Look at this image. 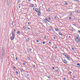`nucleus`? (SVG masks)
Masks as SVG:
<instances>
[{"instance_id":"1","label":"nucleus","mask_w":80,"mask_h":80,"mask_svg":"<svg viewBox=\"0 0 80 80\" xmlns=\"http://www.w3.org/2000/svg\"><path fill=\"white\" fill-rule=\"evenodd\" d=\"M77 38H76L75 40L77 42H79V36H76Z\"/></svg>"},{"instance_id":"2","label":"nucleus","mask_w":80,"mask_h":80,"mask_svg":"<svg viewBox=\"0 0 80 80\" xmlns=\"http://www.w3.org/2000/svg\"><path fill=\"white\" fill-rule=\"evenodd\" d=\"M2 53H5V50H4V48H3V47L2 48Z\"/></svg>"},{"instance_id":"3","label":"nucleus","mask_w":80,"mask_h":80,"mask_svg":"<svg viewBox=\"0 0 80 80\" xmlns=\"http://www.w3.org/2000/svg\"><path fill=\"white\" fill-rule=\"evenodd\" d=\"M5 55V53H2L1 55V59H2L3 58V57Z\"/></svg>"},{"instance_id":"4","label":"nucleus","mask_w":80,"mask_h":80,"mask_svg":"<svg viewBox=\"0 0 80 80\" xmlns=\"http://www.w3.org/2000/svg\"><path fill=\"white\" fill-rule=\"evenodd\" d=\"M63 61L64 63H66V64L67 63V61H66L65 59H64V60H63Z\"/></svg>"},{"instance_id":"5","label":"nucleus","mask_w":80,"mask_h":80,"mask_svg":"<svg viewBox=\"0 0 80 80\" xmlns=\"http://www.w3.org/2000/svg\"><path fill=\"white\" fill-rule=\"evenodd\" d=\"M41 12H39L38 13V16H40V14H41Z\"/></svg>"},{"instance_id":"6","label":"nucleus","mask_w":80,"mask_h":80,"mask_svg":"<svg viewBox=\"0 0 80 80\" xmlns=\"http://www.w3.org/2000/svg\"><path fill=\"white\" fill-rule=\"evenodd\" d=\"M10 38L12 40H13V39H14V38H15V37H12Z\"/></svg>"},{"instance_id":"7","label":"nucleus","mask_w":80,"mask_h":80,"mask_svg":"<svg viewBox=\"0 0 80 80\" xmlns=\"http://www.w3.org/2000/svg\"><path fill=\"white\" fill-rule=\"evenodd\" d=\"M17 34H19V35H20V34H21V32H20L18 31L17 32Z\"/></svg>"},{"instance_id":"8","label":"nucleus","mask_w":80,"mask_h":80,"mask_svg":"<svg viewBox=\"0 0 80 80\" xmlns=\"http://www.w3.org/2000/svg\"><path fill=\"white\" fill-rule=\"evenodd\" d=\"M27 3V1H23L22 3Z\"/></svg>"},{"instance_id":"9","label":"nucleus","mask_w":80,"mask_h":80,"mask_svg":"<svg viewBox=\"0 0 80 80\" xmlns=\"http://www.w3.org/2000/svg\"><path fill=\"white\" fill-rule=\"evenodd\" d=\"M7 4L8 6H9V5H10V2L8 1Z\"/></svg>"},{"instance_id":"10","label":"nucleus","mask_w":80,"mask_h":80,"mask_svg":"<svg viewBox=\"0 0 80 80\" xmlns=\"http://www.w3.org/2000/svg\"><path fill=\"white\" fill-rule=\"evenodd\" d=\"M67 59L68 60H70V58L69 57V56H68V57L67 58Z\"/></svg>"},{"instance_id":"11","label":"nucleus","mask_w":80,"mask_h":80,"mask_svg":"<svg viewBox=\"0 0 80 80\" xmlns=\"http://www.w3.org/2000/svg\"><path fill=\"white\" fill-rule=\"evenodd\" d=\"M55 30H56V31H57V32H58V31H59V30L57 28H55Z\"/></svg>"},{"instance_id":"12","label":"nucleus","mask_w":80,"mask_h":80,"mask_svg":"<svg viewBox=\"0 0 80 80\" xmlns=\"http://www.w3.org/2000/svg\"><path fill=\"white\" fill-rule=\"evenodd\" d=\"M35 11L36 12H38V8H36L35 9Z\"/></svg>"},{"instance_id":"13","label":"nucleus","mask_w":80,"mask_h":80,"mask_svg":"<svg viewBox=\"0 0 80 80\" xmlns=\"http://www.w3.org/2000/svg\"><path fill=\"white\" fill-rule=\"evenodd\" d=\"M54 47L55 48V49H57V48H57V46H54Z\"/></svg>"},{"instance_id":"14","label":"nucleus","mask_w":80,"mask_h":80,"mask_svg":"<svg viewBox=\"0 0 80 80\" xmlns=\"http://www.w3.org/2000/svg\"><path fill=\"white\" fill-rule=\"evenodd\" d=\"M34 5L33 4H31V7H34Z\"/></svg>"},{"instance_id":"15","label":"nucleus","mask_w":80,"mask_h":80,"mask_svg":"<svg viewBox=\"0 0 80 80\" xmlns=\"http://www.w3.org/2000/svg\"><path fill=\"white\" fill-rule=\"evenodd\" d=\"M57 16H55L54 17V19H55V20H57Z\"/></svg>"},{"instance_id":"16","label":"nucleus","mask_w":80,"mask_h":80,"mask_svg":"<svg viewBox=\"0 0 80 80\" xmlns=\"http://www.w3.org/2000/svg\"><path fill=\"white\" fill-rule=\"evenodd\" d=\"M59 35H61V36H62V35H63V34L60 32H59Z\"/></svg>"},{"instance_id":"17","label":"nucleus","mask_w":80,"mask_h":80,"mask_svg":"<svg viewBox=\"0 0 80 80\" xmlns=\"http://www.w3.org/2000/svg\"><path fill=\"white\" fill-rule=\"evenodd\" d=\"M77 65L78 66V67H80V65L79 63L77 64Z\"/></svg>"},{"instance_id":"18","label":"nucleus","mask_w":80,"mask_h":80,"mask_svg":"<svg viewBox=\"0 0 80 80\" xmlns=\"http://www.w3.org/2000/svg\"><path fill=\"white\" fill-rule=\"evenodd\" d=\"M77 12V13H80V11L78 10L76 11Z\"/></svg>"},{"instance_id":"19","label":"nucleus","mask_w":80,"mask_h":80,"mask_svg":"<svg viewBox=\"0 0 80 80\" xmlns=\"http://www.w3.org/2000/svg\"><path fill=\"white\" fill-rule=\"evenodd\" d=\"M23 64L25 65L26 64V62H25V61H23Z\"/></svg>"},{"instance_id":"20","label":"nucleus","mask_w":80,"mask_h":80,"mask_svg":"<svg viewBox=\"0 0 80 80\" xmlns=\"http://www.w3.org/2000/svg\"><path fill=\"white\" fill-rule=\"evenodd\" d=\"M47 11L48 12H50V9L49 8L47 9Z\"/></svg>"},{"instance_id":"21","label":"nucleus","mask_w":80,"mask_h":80,"mask_svg":"<svg viewBox=\"0 0 80 80\" xmlns=\"http://www.w3.org/2000/svg\"><path fill=\"white\" fill-rule=\"evenodd\" d=\"M43 22H47V21L46 20V18H45V19L43 20Z\"/></svg>"},{"instance_id":"22","label":"nucleus","mask_w":80,"mask_h":80,"mask_svg":"<svg viewBox=\"0 0 80 80\" xmlns=\"http://www.w3.org/2000/svg\"><path fill=\"white\" fill-rule=\"evenodd\" d=\"M46 18V22L47 21L48 22H49V21H48V19H47V18Z\"/></svg>"},{"instance_id":"23","label":"nucleus","mask_w":80,"mask_h":80,"mask_svg":"<svg viewBox=\"0 0 80 80\" xmlns=\"http://www.w3.org/2000/svg\"><path fill=\"white\" fill-rule=\"evenodd\" d=\"M12 36L13 37L15 36V33L12 34Z\"/></svg>"},{"instance_id":"24","label":"nucleus","mask_w":80,"mask_h":80,"mask_svg":"<svg viewBox=\"0 0 80 80\" xmlns=\"http://www.w3.org/2000/svg\"><path fill=\"white\" fill-rule=\"evenodd\" d=\"M66 58H67L68 57V55L67 54L65 56Z\"/></svg>"},{"instance_id":"25","label":"nucleus","mask_w":80,"mask_h":80,"mask_svg":"<svg viewBox=\"0 0 80 80\" xmlns=\"http://www.w3.org/2000/svg\"><path fill=\"white\" fill-rule=\"evenodd\" d=\"M12 34L15 33V32H14L13 31V30L12 31Z\"/></svg>"},{"instance_id":"26","label":"nucleus","mask_w":80,"mask_h":80,"mask_svg":"<svg viewBox=\"0 0 80 80\" xmlns=\"http://www.w3.org/2000/svg\"><path fill=\"white\" fill-rule=\"evenodd\" d=\"M69 20H72V17H69Z\"/></svg>"},{"instance_id":"27","label":"nucleus","mask_w":80,"mask_h":80,"mask_svg":"<svg viewBox=\"0 0 80 80\" xmlns=\"http://www.w3.org/2000/svg\"><path fill=\"white\" fill-rule=\"evenodd\" d=\"M70 15H73V13H72V12H70Z\"/></svg>"},{"instance_id":"28","label":"nucleus","mask_w":80,"mask_h":80,"mask_svg":"<svg viewBox=\"0 0 80 80\" xmlns=\"http://www.w3.org/2000/svg\"><path fill=\"white\" fill-rule=\"evenodd\" d=\"M18 74V71H16V74Z\"/></svg>"},{"instance_id":"29","label":"nucleus","mask_w":80,"mask_h":80,"mask_svg":"<svg viewBox=\"0 0 80 80\" xmlns=\"http://www.w3.org/2000/svg\"><path fill=\"white\" fill-rule=\"evenodd\" d=\"M21 72H24V70H23V69H22L21 70Z\"/></svg>"},{"instance_id":"30","label":"nucleus","mask_w":80,"mask_h":80,"mask_svg":"<svg viewBox=\"0 0 80 80\" xmlns=\"http://www.w3.org/2000/svg\"><path fill=\"white\" fill-rule=\"evenodd\" d=\"M66 54L65 53H63V55H64L65 57V56H66Z\"/></svg>"},{"instance_id":"31","label":"nucleus","mask_w":80,"mask_h":80,"mask_svg":"<svg viewBox=\"0 0 80 80\" xmlns=\"http://www.w3.org/2000/svg\"><path fill=\"white\" fill-rule=\"evenodd\" d=\"M27 42H28V41H29V38L27 39Z\"/></svg>"},{"instance_id":"32","label":"nucleus","mask_w":80,"mask_h":80,"mask_svg":"<svg viewBox=\"0 0 80 80\" xmlns=\"http://www.w3.org/2000/svg\"><path fill=\"white\" fill-rule=\"evenodd\" d=\"M28 60H30V58L29 57H28Z\"/></svg>"},{"instance_id":"33","label":"nucleus","mask_w":80,"mask_h":80,"mask_svg":"<svg viewBox=\"0 0 80 80\" xmlns=\"http://www.w3.org/2000/svg\"><path fill=\"white\" fill-rule=\"evenodd\" d=\"M42 43H43V44H45V42H43Z\"/></svg>"},{"instance_id":"34","label":"nucleus","mask_w":80,"mask_h":80,"mask_svg":"<svg viewBox=\"0 0 80 80\" xmlns=\"http://www.w3.org/2000/svg\"><path fill=\"white\" fill-rule=\"evenodd\" d=\"M33 67H34V68L35 67V65H33Z\"/></svg>"},{"instance_id":"35","label":"nucleus","mask_w":80,"mask_h":80,"mask_svg":"<svg viewBox=\"0 0 80 80\" xmlns=\"http://www.w3.org/2000/svg\"><path fill=\"white\" fill-rule=\"evenodd\" d=\"M36 42L38 43V42H39V41H38V40H36Z\"/></svg>"},{"instance_id":"36","label":"nucleus","mask_w":80,"mask_h":80,"mask_svg":"<svg viewBox=\"0 0 80 80\" xmlns=\"http://www.w3.org/2000/svg\"><path fill=\"white\" fill-rule=\"evenodd\" d=\"M71 31H73V28L71 29Z\"/></svg>"},{"instance_id":"37","label":"nucleus","mask_w":80,"mask_h":80,"mask_svg":"<svg viewBox=\"0 0 80 80\" xmlns=\"http://www.w3.org/2000/svg\"><path fill=\"white\" fill-rule=\"evenodd\" d=\"M16 60H18V58H17V57H16Z\"/></svg>"},{"instance_id":"38","label":"nucleus","mask_w":80,"mask_h":80,"mask_svg":"<svg viewBox=\"0 0 80 80\" xmlns=\"http://www.w3.org/2000/svg\"><path fill=\"white\" fill-rule=\"evenodd\" d=\"M48 19L50 20H51V18H50V17H49Z\"/></svg>"},{"instance_id":"39","label":"nucleus","mask_w":80,"mask_h":80,"mask_svg":"<svg viewBox=\"0 0 80 80\" xmlns=\"http://www.w3.org/2000/svg\"><path fill=\"white\" fill-rule=\"evenodd\" d=\"M63 80H66V78H63Z\"/></svg>"},{"instance_id":"40","label":"nucleus","mask_w":80,"mask_h":80,"mask_svg":"<svg viewBox=\"0 0 80 80\" xmlns=\"http://www.w3.org/2000/svg\"><path fill=\"white\" fill-rule=\"evenodd\" d=\"M49 31H52V29H49Z\"/></svg>"},{"instance_id":"41","label":"nucleus","mask_w":80,"mask_h":80,"mask_svg":"<svg viewBox=\"0 0 80 80\" xmlns=\"http://www.w3.org/2000/svg\"><path fill=\"white\" fill-rule=\"evenodd\" d=\"M29 75L28 74L27 75V77H29Z\"/></svg>"},{"instance_id":"42","label":"nucleus","mask_w":80,"mask_h":80,"mask_svg":"<svg viewBox=\"0 0 80 80\" xmlns=\"http://www.w3.org/2000/svg\"><path fill=\"white\" fill-rule=\"evenodd\" d=\"M72 50H74V48H72Z\"/></svg>"},{"instance_id":"43","label":"nucleus","mask_w":80,"mask_h":80,"mask_svg":"<svg viewBox=\"0 0 80 80\" xmlns=\"http://www.w3.org/2000/svg\"><path fill=\"white\" fill-rule=\"evenodd\" d=\"M75 1H76L77 2H79V1L78 0H74Z\"/></svg>"},{"instance_id":"44","label":"nucleus","mask_w":80,"mask_h":80,"mask_svg":"<svg viewBox=\"0 0 80 80\" xmlns=\"http://www.w3.org/2000/svg\"><path fill=\"white\" fill-rule=\"evenodd\" d=\"M65 5H68V3H67V2H66V3H65Z\"/></svg>"},{"instance_id":"45","label":"nucleus","mask_w":80,"mask_h":80,"mask_svg":"<svg viewBox=\"0 0 80 80\" xmlns=\"http://www.w3.org/2000/svg\"><path fill=\"white\" fill-rule=\"evenodd\" d=\"M75 78V76L73 77V79H74V78Z\"/></svg>"},{"instance_id":"46","label":"nucleus","mask_w":80,"mask_h":80,"mask_svg":"<svg viewBox=\"0 0 80 80\" xmlns=\"http://www.w3.org/2000/svg\"><path fill=\"white\" fill-rule=\"evenodd\" d=\"M29 50H30V51H32V49L31 48H30L29 49Z\"/></svg>"},{"instance_id":"47","label":"nucleus","mask_w":80,"mask_h":80,"mask_svg":"<svg viewBox=\"0 0 80 80\" xmlns=\"http://www.w3.org/2000/svg\"><path fill=\"white\" fill-rule=\"evenodd\" d=\"M52 60H54V58L52 57Z\"/></svg>"},{"instance_id":"48","label":"nucleus","mask_w":80,"mask_h":80,"mask_svg":"<svg viewBox=\"0 0 80 80\" xmlns=\"http://www.w3.org/2000/svg\"><path fill=\"white\" fill-rule=\"evenodd\" d=\"M68 37L69 38H70V39H71V37H70V36H69Z\"/></svg>"},{"instance_id":"49","label":"nucleus","mask_w":80,"mask_h":80,"mask_svg":"<svg viewBox=\"0 0 80 80\" xmlns=\"http://www.w3.org/2000/svg\"><path fill=\"white\" fill-rule=\"evenodd\" d=\"M28 25H29H29H29L30 24V22H28Z\"/></svg>"},{"instance_id":"50","label":"nucleus","mask_w":80,"mask_h":80,"mask_svg":"<svg viewBox=\"0 0 80 80\" xmlns=\"http://www.w3.org/2000/svg\"><path fill=\"white\" fill-rule=\"evenodd\" d=\"M48 77V78H51V77Z\"/></svg>"},{"instance_id":"51","label":"nucleus","mask_w":80,"mask_h":80,"mask_svg":"<svg viewBox=\"0 0 80 80\" xmlns=\"http://www.w3.org/2000/svg\"><path fill=\"white\" fill-rule=\"evenodd\" d=\"M76 37H79V35H78V34H77V35H76Z\"/></svg>"},{"instance_id":"52","label":"nucleus","mask_w":80,"mask_h":80,"mask_svg":"<svg viewBox=\"0 0 80 80\" xmlns=\"http://www.w3.org/2000/svg\"><path fill=\"white\" fill-rule=\"evenodd\" d=\"M70 73L71 74H72V72H70Z\"/></svg>"},{"instance_id":"53","label":"nucleus","mask_w":80,"mask_h":80,"mask_svg":"<svg viewBox=\"0 0 80 80\" xmlns=\"http://www.w3.org/2000/svg\"><path fill=\"white\" fill-rule=\"evenodd\" d=\"M13 68H14L16 69V68L15 67H13Z\"/></svg>"},{"instance_id":"54","label":"nucleus","mask_w":80,"mask_h":80,"mask_svg":"<svg viewBox=\"0 0 80 80\" xmlns=\"http://www.w3.org/2000/svg\"><path fill=\"white\" fill-rule=\"evenodd\" d=\"M18 8H20V6H18Z\"/></svg>"},{"instance_id":"55","label":"nucleus","mask_w":80,"mask_h":80,"mask_svg":"<svg viewBox=\"0 0 80 80\" xmlns=\"http://www.w3.org/2000/svg\"><path fill=\"white\" fill-rule=\"evenodd\" d=\"M46 37H46V36H44V38H46Z\"/></svg>"},{"instance_id":"56","label":"nucleus","mask_w":80,"mask_h":80,"mask_svg":"<svg viewBox=\"0 0 80 80\" xmlns=\"http://www.w3.org/2000/svg\"><path fill=\"white\" fill-rule=\"evenodd\" d=\"M13 22H12L11 24L13 25Z\"/></svg>"},{"instance_id":"57","label":"nucleus","mask_w":80,"mask_h":80,"mask_svg":"<svg viewBox=\"0 0 80 80\" xmlns=\"http://www.w3.org/2000/svg\"><path fill=\"white\" fill-rule=\"evenodd\" d=\"M24 29H25V30H26V29H27V28L26 27L24 28Z\"/></svg>"},{"instance_id":"58","label":"nucleus","mask_w":80,"mask_h":80,"mask_svg":"<svg viewBox=\"0 0 80 80\" xmlns=\"http://www.w3.org/2000/svg\"><path fill=\"white\" fill-rule=\"evenodd\" d=\"M56 72H58V69H57L56 70Z\"/></svg>"},{"instance_id":"59","label":"nucleus","mask_w":80,"mask_h":80,"mask_svg":"<svg viewBox=\"0 0 80 80\" xmlns=\"http://www.w3.org/2000/svg\"><path fill=\"white\" fill-rule=\"evenodd\" d=\"M53 38L54 39H55V37H54Z\"/></svg>"},{"instance_id":"60","label":"nucleus","mask_w":80,"mask_h":80,"mask_svg":"<svg viewBox=\"0 0 80 80\" xmlns=\"http://www.w3.org/2000/svg\"><path fill=\"white\" fill-rule=\"evenodd\" d=\"M52 69H53V70L54 69H55V68H54V67L52 68Z\"/></svg>"},{"instance_id":"61","label":"nucleus","mask_w":80,"mask_h":80,"mask_svg":"<svg viewBox=\"0 0 80 80\" xmlns=\"http://www.w3.org/2000/svg\"><path fill=\"white\" fill-rule=\"evenodd\" d=\"M73 25H74V26H75V25H76V24H73Z\"/></svg>"},{"instance_id":"62","label":"nucleus","mask_w":80,"mask_h":80,"mask_svg":"<svg viewBox=\"0 0 80 80\" xmlns=\"http://www.w3.org/2000/svg\"><path fill=\"white\" fill-rule=\"evenodd\" d=\"M79 41H80V38L79 37Z\"/></svg>"},{"instance_id":"63","label":"nucleus","mask_w":80,"mask_h":80,"mask_svg":"<svg viewBox=\"0 0 80 80\" xmlns=\"http://www.w3.org/2000/svg\"><path fill=\"white\" fill-rule=\"evenodd\" d=\"M28 30L30 29V28H28Z\"/></svg>"},{"instance_id":"64","label":"nucleus","mask_w":80,"mask_h":80,"mask_svg":"<svg viewBox=\"0 0 80 80\" xmlns=\"http://www.w3.org/2000/svg\"><path fill=\"white\" fill-rule=\"evenodd\" d=\"M18 3H20V1H18Z\"/></svg>"}]
</instances>
